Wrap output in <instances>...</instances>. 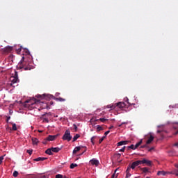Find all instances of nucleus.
<instances>
[{"mask_svg":"<svg viewBox=\"0 0 178 178\" xmlns=\"http://www.w3.org/2000/svg\"><path fill=\"white\" fill-rule=\"evenodd\" d=\"M34 104H37L36 99H28L25 102V104H24V106H25V108H29L30 109V106L34 105Z\"/></svg>","mask_w":178,"mask_h":178,"instance_id":"nucleus-1","label":"nucleus"},{"mask_svg":"<svg viewBox=\"0 0 178 178\" xmlns=\"http://www.w3.org/2000/svg\"><path fill=\"white\" fill-rule=\"evenodd\" d=\"M10 80H11V83L10 85L11 86H13V84H15V83H19V77L17 75V72H15L14 76H11Z\"/></svg>","mask_w":178,"mask_h":178,"instance_id":"nucleus-2","label":"nucleus"},{"mask_svg":"<svg viewBox=\"0 0 178 178\" xmlns=\"http://www.w3.org/2000/svg\"><path fill=\"white\" fill-rule=\"evenodd\" d=\"M63 140H66L67 141H70L72 140V136H70V131L66 130L63 136Z\"/></svg>","mask_w":178,"mask_h":178,"instance_id":"nucleus-3","label":"nucleus"},{"mask_svg":"<svg viewBox=\"0 0 178 178\" xmlns=\"http://www.w3.org/2000/svg\"><path fill=\"white\" fill-rule=\"evenodd\" d=\"M139 165H142L141 160H138L131 163V165H129V168L131 169H136L137 166H139Z\"/></svg>","mask_w":178,"mask_h":178,"instance_id":"nucleus-4","label":"nucleus"},{"mask_svg":"<svg viewBox=\"0 0 178 178\" xmlns=\"http://www.w3.org/2000/svg\"><path fill=\"white\" fill-rule=\"evenodd\" d=\"M13 49V47L10 46H8L2 49V52L4 54H10V52H12Z\"/></svg>","mask_w":178,"mask_h":178,"instance_id":"nucleus-5","label":"nucleus"},{"mask_svg":"<svg viewBox=\"0 0 178 178\" xmlns=\"http://www.w3.org/2000/svg\"><path fill=\"white\" fill-rule=\"evenodd\" d=\"M120 156H122V154L119 153L115 154L113 156L114 161H115V162H118V163H120L122 162V160H120Z\"/></svg>","mask_w":178,"mask_h":178,"instance_id":"nucleus-6","label":"nucleus"},{"mask_svg":"<svg viewBox=\"0 0 178 178\" xmlns=\"http://www.w3.org/2000/svg\"><path fill=\"white\" fill-rule=\"evenodd\" d=\"M23 60H24V57H22L21 63L19 64L20 69H24V70H31V68L29 67H24V65H23Z\"/></svg>","mask_w":178,"mask_h":178,"instance_id":"nucleus-7","label":"nucleus"},{"mask_svg":"<svg viewBox=\"0 0 178 178\" xmlns=\"http://www.w3.org/2000/svg\"><path fill=\"white\" fill-rule=\"evenodd\" d=\"M48 98H54V99H56V101H59L60 102H63L66 101L65 99H63L62 97L55 98V97H54V95H49Z\"/></svg>","mask_w":178,"mask_h":178,"instance_id":"nucleus-8","label":"nucleus"},{"mask_svg":"<svg viewBox=\"0 0 178 178\" xmlns=\"http://www.w3.org/2000/svg\"><path fill=\"white\" fill-rule=\"evenodd\" d=\"M58 138V135H49L46 138L47 141H54Z\"/></svg>","mask_w":178,"mask_h":178,"instance_id":"nucleus-9","label":"nucleus"},{"mask_svg":"<svg viewBox=\"0 0 178 178\" xmlns=\"http://www.w3.org/2000/svg\"><path fill=\"white\" fill-rule=\"evenodd\" d=\"M142 165H143L144 163H146V165H147V166H151V165H152V161H149V160H147L145 159H143V160H140Z\"/></svg>","mask_w":178,"mask_h":178,"instance_id":"nucleus-10","label":"nucleus"},{"mask_svg":"<svg viewBox=\"0 0 178 178\" xmlns=\"http://www.w3.org/2000/svg\"><path fill=\"white\" fill-rule=\"evenodd\" d=\"M115 108L116 106H118V108H120V109H122V108H124V106H126V104H124V102H118V103H115Z\"/></svg>","mask_w":178,"mask_h":178,"instance_id":"nucleus-11","label":"nucleus"},{"mask_svg":"<svg viewBox=\"0 0 178 178\" xmlns=\"http://www.w3.org/2000/svg\"><path fill=\"white\" fill-rule=\"evenodd\" d=\"M131 172V168H130V165L128 166L127 170H126V178H129L131 176V174L130 173Z\"/></svg>","mask_w":178,"mask_h":178,"instance_id":"nucleus-12","label":"nucleus"},{"mask_svg":"<svg viewBox=\"0 0 178 178\" xmlns=\"http://www.w3.org/2000/svg\"><path fill=\"white\" fill-rule=\"evenodd\" d=\"M47 159H48V158L47 157H38V158L34 159L33 161H35V162H40L42 161H47Z\"/></svg>","mask_w":178,"mask_h":178,"instance_id":"nucleus-13","label":"nucleus"},{"mask_svg":"<svg viewBox=\"0 0 178 178\" xmlns=\"http://www.w3.org/2000/svg\"><path fill=\"white\" fill-rule=\"evenodd\" d=\"M90 162L92 165H95V166H98V165H99V161L95 159L90 160Z\"/></svg>","mask_w":178,"mask_h":178,"instance_id":"nucleus-14","label":"nucleus"},{"mask_svg":"<svg viewBox=\"0 0 178 178\" xmlns=\"http://www.w3.org/2000/svg\"><path fill=\"white\" fill-rule=\"evenodd\" d=\"M154 141V136L152 135H150L149 138L146 142V144H151Z\"/></svg>","mask_w":178,"mask_h":178,"instance_id":"nucleus-15","label":"nucleus"},{"mask_svg":"<svg viewBox=\"0 0 178 178\" xmlns=\"http://www.w3.org/2000/svg\"><path fill=\"white\" fill-rule=\"evenodd\" d=\"M167 173L168 172H166L165 171H158L157 176H166Z\"/></svg>","mask_w":178,"mask_h":178,"instance_id":"nucleus-16","label":"nucleus"},{"mask_svg":"<svg viewBox=\"0 0 178 178\" xmlns=\"http://www.w3.org/2000/svg\"><path fill=\"white\" fill-rule=\"evenodd\" d=\"M127 143H129V141H127V140L120 141V142L118 143V146H120V145H126V144H127Z\"/></svg>","mask_w":178,"mask_h":178,"instance_id":"nucleus-17","label":"nucleus"},{"mask_svg":"<svg viewBox=\"0 0 178 178\" xmlns=\"http://www.w3.org/2000/svg\"><path fill=\"white\" fill-rule=\"evenodd\" d=\"M45 154H47V155H53L54 153H52V149H51V147L47 149L45 151Z\"/></svg>","mask_w":178,"mask_h":178,"instance_id":"nucleus-18","label":"nucleus"},{"mask_svg":"<svg viewBox=\"0 0 178 178\" xmlns=\"http://www.w3.org/2000/svg\"><path fill=\"white\" fill-rule=\"evenodd\" d=\"M140 170L143 172V173H148V172H149V170H148L147 167L141 168Z\"/></svg>","mask_w":178,"mask_h":178,"instance_id":"nucleus-19","label":"nucleus"},{"mask_svg":"<svg viewBox=\"0 0 178 178\" xmlns=\"http://www.w3.org/2000/svg\"><path fill=\"white\" fill-rule=\"evenodd\" d=\"M32 143L33 145H37L38 144V139L37 138H32Z\"/></svg>","mask_w":178,"mask_h":178,"instance_id":"nucleus-20","label":"nucleus"},{"mask_svg":"<svg viewBox=\"0 0 178 178\" xmlns=\"http://www.w3.org/2000/svg\"><path fill=\"white\" fill-rule=\"evenodd\" d=\"M80 149H81V147H80V146L76 147L73 150V154H76V153L79 152V151H80Z\"/></svg>","mask_w":178,"mask_h":178,"instance_id":"nucleus-21","label":"nucleus"},{"mask_svg":"<svg viewBox=\"0 0 178 178\" xmlns=\"http://www.w3.org/2000/svg\"><path fill=\"white\" fill-rule=\"evenodd\" d=\"M61 148L60 147H51L52 152H58V151H60Z\"/></svg>","mask_w":178,"mask_h":178,"instance_id":"nucleus-22","label":"nucleus"},{"mask_svg":"<svg viewBox=\"0 0 178 178\" xmlns=\"http://www.w3.org/2000/svg\"><path fill=\"white\" fill-rule=\"evenodd\" d=\"M143 144V140H140L138 143L135 145V148L137 149Z\"/></svg>","mask_w":178,"mask_h":178,"instance_id":"nucleus-23","label":"nucleus"},{"mask_svg":"<svg viewBox=\"0 0 178 178\" xmlns=\"http://www.w3.org/2000/svg\"><path fill=\"white\" fill-rule=\"evenodd\" d=\"M98 120L102 122V123H105L106 122H108V119L106 118H100L99 120H96V122H98Z\"/></svg>","mask_w":178,"mask_h":178,"instance_id":"nucleus-24","label":"nucleus"},{"mask_svg":"<svg viewBox=\"0 0 178 178\" xmlns=\"http://www.w3.org/2000/svg\"><path fill=\"white\" fill-rule=\"evenodd\" d=\"M106 108H111V109H115V108H116V106L115 104H109L106 106Z\"/></svg>","mask_w":178,"mask_h":178,"instance_id":"nucleus-25","label":"nucleus"},{"mask_svg":"<svg viewBox=\"0 0 178 178\" xmlns=\"http://www.w3.org/2000/svg\"><path fill=\"white\" fill-rule=\"evenodd\" d=\"M101 130H104L102 127H101V125H97V131H101Z\"/></svg>","mask_w":178,"mask_h":178,"instance_id":"nucleus-26","label":"nucleus"},{"mask_svg":"<svg viewBox=\"0 0 178 178\" xmlns=\"http://www.w3.org/2000/svg\"><path fill=\"white\" fill-rule=\"evenodd\" d=\"M80 136L79 134H76L73 138V141H76L78 138H79Z\"/></svg>","mask_w":178,"mask_h":178,"instance_id":"nucleus-27","label":"nucleus"},{"mask_svg":"<svg viewBox=\"0 0 178 178\" xmlns=\"http://www.w3.org/2000/svg\"><path fill=\"white\" fill-rule=\"evenodd\" d=\"M13 176L14 177H17V176H19V172L15 171V172H13Z\"/></svg>","mask_w":178,"mask_h":178,"instance_id":"nucleus-28","label":"nucleus"},{"mask_svg":"<svg viewBox=\"0 0 178 178\" xmlns=\"http://www.w3.org/2000/svg\"><path fill=\"white\" fill-rule=\"evenodd\" d=\"M12 130H14V131H16V130H17V127H16V124H13Z\"/></svg>","mask_w":178,"mask_h":178,"instance_id":"nucleus-29","label":"nucleus"},{"mask_svg":"<svg viewBox=\"0 0 178 178\" xmlns=\"http://www.w3.org/2000/svg\"><path fill=\"white\" fill-rule=\"evenodd\" d=\"M157 133L160 134V136L161 137V138H163V137H165V136L163 135V134H162V131L161 130H158Z\"/></svg>","mask_w":178,"mask_h":178,"instance_id":"nucleus-30","label":"nucleus"},{"mask_svg":"<svg viewBox=\"0 0 178 178\" xmlns=\"http://www.w3.org/2000/svg\"><path fill=\"white\" fill-rule=\"evenodd\" d=\"M76 166H77V164L72 163L70 165V169H74V168H76Z\"/></svg>","mask_w":178,"mask_h":178,"instance_id":"nucleus-31","label":"nucleus"},{"mask_svg":"<svg viewBox=\"0 0 178 178\" xmlns=\"http://www.w3.org/2000/svg\"><path fill=\"white\" fill-rule=\"evenodd\" d=\"M95 138H97V136H92L91 138V143H92V145H94V144H95L94 140H95Z\"/></svg>","mask_w":178,"mask_h":178,"instance_id":"nucleus-32","label":"nucleus"},{"mask_svg":"<svg viewBox=\"0 0 178 178\" xmlns=\"http://www.w3.org/2000/svg\"><path fill=\"white\" fill-rule=\"evenodd\" d=\"M128 148H130L131 149H136V146L134 145H131L130 146L128 147Z\"/></svg>","mask_w":178,"mask_h":178,"instance_id":"nucleus-33","label":"nucleus"},{"mask_svg":"<svg viewBox=\"0 0 178 178\" xmlns=\"http://www.w3.org/2000/svg\"><path fill=\"white\" fill-rule=\"evenodd\" d=\"M44 116H51V113H45L42 115V118H44Z\"/></svg>","mask_w":178,"mask_h":178,"instance_id":"nucleus-34","label":"nucleus"},{"mask_svg":"<svg viewBox=\"0 0 178 178\" xmlns=\"http://www.w3.org/2000/svg\"><path fill=\"white\" fill-rule=\"evenodd\" d=\"M124 149H126V146H124L121 149L119 150L120 152H124Z\"/></svg>","mask_w":178,"mask_h":178,"instance_id":"nucleus-35","label":"nucleus"},{"mask_svg":"<svg viewBox=\"0 0 178 178\" xmlns=\"http://www.w3.org/2000/svg\"><path fill=\"white\" fill-rule=\"evenodd\" d=\"M26 152H27V154H29V155H31V154H33V150H31V149H28V150L26 151Z\"/></svg>","mask_w":178,"mask_h":178,"instance_id":"nucleus-36","label":"nucleus"},{"mask_svg":"<svg viewBox=\"0 0 178 178\" xmlns=\"http://www.w3.org/2000/svg\"><path fill=\"white\" fill-rule=\"evenodd\" d=\"M20 52H22V47L17 49V54H20Z\"/></svg>","mask_w":178,"mask_h":178,"instance_id":"nucleus-37","label":"nucleus"},{"mask_svg":"<svg viewBox=\"0 0 178 178\" xmlns=\"http://www.w3.org/2000/svg\"><path fill=\"white\" fill-rule=\"evenodd\" d=\"M24 51H25V53L26 54V55H30V51H29V49H24Z\"/></svg>","mask_w":178,"mask_h":178,"instance_id":"nucleus-38","label":"nucleus"},{"mask_svg":"<svg viewBox=\"0 0 178 178\" xmlns=\"http://www.w3.org/2000/svg\"><path fill=\"white\" fill-rule=\"evenodd\" d=\"M56 178H63V176L60 174L56 175Z\"/></svg>","mask_w":178,"mask_h":178,"instance_id":"nucleus-39","label":"nucleus"},{"mask_svg":"<svg viewBox=\"0 0 178 178\" xmlns=\"http://www.w3.org/2000/svg\"><path fill=\"white\" fill-rule=\"evenodd\" d=\"M43 122H46V123H49V120L48 118H43Z\"/></svg>","mask_w":178,"mask_h":178,"instance_id":"nucleus-40","label":"nucleus"},{"mask_svg":"<svg viewBox=\"0 0 178 178\" xmlns=\"http://www.w3.org/2000/svg\"><path fill=\"white\" fill-rule=\"evenodd\" d=\"M104 138H105V136H103L102 138L99 139V144H101V143H102V141H104Z\"/></svg>","mask_w":178,"mask_h":178,"instance_id":"nucleus-41","label":"nucleus"},{"mask_svg":"<svg viewBox=\"0 0 178 178\" xmlns=\"http://www.w3.org/2000/svg\"><path fill=\"white\" fill-rule=\"evenodd\" d=\"M127 123H128L127 122H124L118 126H119V127H122V126H123V124H127Z\"/></svg>","mask_w":178,"mask_h":178,"instance_id":"nucleus-42","label":"nucleus"},{"mask_svg":"<svg viewBox=\"0 0 178 178\" xmlns=\"http://www.w3.org/2000/svg\"><path fill=\"white\" fill-rule=\"evenodd\" d=\"M147 147H148V144L146 143L145 145H142L140 148H147Z\"/></svg>","mask_w":178,"mask_h":178,"instance_id":"nucleus-43","label":"nucleus"},{"mask_svg":"<svg viewBox=\"0 0 178 178\" xmlns=\"http://www.w3.org/2000/svg\"><path fill=\"white\" fill-rule=\"evenodd\" d=\"M44 95H38L36 97H37V98H43Z\"/></svg>","mask_w":178,"mask_h":178,"instance_id":"nucleus-44","label":"nucleus"},{"mask_svg":"<svg viewBox=\"0 0 178 178\" xmlns=\"http://www.w3.org/2000/svg\"><path fill=\"white\" fill-rule=\"evenodd\" d=\"M73 126L75 131H77V125H76V124H74Z\"/></svg>","mask_w":178,"mask_h":178,"instance_id":"nucleus-45","label":"nucleus"},{"mask_svg":"<svg viewBox=\"0 0 178 178\" xmlns=\"http://www.w3.org/2000/svg\"><path fill=\"white\" fill-rule=\"evenodd\" d=\"M2 161H3V156H0V165L2 163Z\"/></svg>","mask_w":178,"mask_h":178,"instance_id":"nucleus-46","label":"nucleus"},{"mask_svg":"<svg viewBox=\"0 0 178 178\" xmlns=\"http://www.w3.org/2000/svg\"><path fill=\"white\" fill-rule=\"evenodd\" d=\"M108 133H111V131H106L105 133H104V135L105 136H108Z\"/></svg>","mask_w":178,"mask_h":178,"instance_id":"nucleus-47","label":"nucleus"},{"mask_svg":"<svg viewBox=\"0 0 178 178\" xmlns=\"http://www.w3.org/2000/svg\"><path fill=\"white\" fill-rule=\"evenodd\" d=\"M173 147H177V148H178V142H177V143H175L173 145Z\"/></svg>","mask_w":178,"mask_h":178,"instance_id":"nucleus-48","label":"nucleus"},{"mask_svg":"<svg viewBox=\"0 0 178 178\" xmlns=\"http://www.w3.org/2000/svg\"><path fill=\"white\" fill-rule=\"evenodd\" d=\"M154 149V147H151L150 149H148L149 152H151V151H152Z\"/></svg>","mask_w":178,"mask_h":178,"instance_id":"nucleus-49","label":"nucleus"},{"mask_svg":"<svg viewBox=\"0 0 178 178\" xmlns=\"http://www.w3.org/2000/svg\"><path fill=\"white\" fill-rule=\"evenodd\" d=\"M40 178H48V177L47 175H43V176H41Z\"/></svg>","mask_w":178,"mask_h":178,"instance_id":"nucleus-50","label":"nucleus"},{"mask_svg":"<svg viewBox=\"0 0 178 178\" xmlns=\"http://www.w3.org/2000/svg\"><path fill=\"white\" fill-rule=\"evenodd\" d=\"M111 129H113V125H111L110 127H108L109 130H111Z\"/></svg>","mask_w":178,"mask_h":178,"instance_id":"nucleus-51","label":"nucleus"},{"mask_svg":"<svg viewBox=\"0 0 178 178\" xmlns=\"http://www.w3.org/2000/svg\"><path fill=\"white\" fill-rule=\"evenodd\" d=\"M42 143H43V144L47 145V139L44 141H43Z\"/></svg>","mask_w":178,"mask_h":178,"instance_id":"nucleus-52","label":"nucleus"},{"mask_svg":"<svg viewBox=\"0 0 178 178\" xmlns=\"http://www.w3.org/2000/svg\"><path fill=\"white\" fill-rule=\"evenodd\" d=\"M10 119V117H8L7 122H9V120Z\"/></svg>","mask_w":178,"mask_h":178,"instance_id":"nucleus-53","label":"nucleus"},{"mask_svg":"<svg viewBox=\"0 0 178 178\" xmlns=\"http://www.w3.org/2000/svg\"><path fill=\"white\" fill-rule=\"evenodd\" d=\"M126 102H127V104H129V99L127 98Z\"/></svg>","mask_w":178,"mask_h":178,"instance_id":"nucleus-54","label":"nucleus"},{"mask_svg":"<svg viewBox=\"0 0 178 178\" xmlns=\"http://www.w3.org/2000/svg\"><path fill=\"white\" fill-rule=\"evenodd\" d=\"M175 108H178V106H175ZM174 106H172V108H175Z\"/></svg>","mask_w":178,"mask_h":178,"instance_id":"nucleus-55","label":"nucleus"},{"mask_svg":"<svg viewBox=\"0 0 178 178\" xmlns=\"http://www.w3.org/2000/svg\"><path fill=\"white\" fill-rule=\"evenodd\" d=\"M174 129L176 130V129H177V127H174Z\"/></svg>","mask_w":178,"mask_h":178,"instance_id":"nucleus-56","label":"nucleus"},{"mask_svg":"<svg viewBox=\"0 0 178 178\" xmlns=\"http://www.w3.org/2000/svg\"><path fill=\"white\" fill-rule=\"evenodd\" d=\"M39 133H42V131H39Z\"/></svg>","mask_w":178,"mask_h":178,"instance_id":"nucleus-57","label":"nucleus"},{"mask_svg":"<svg viewBox=\"0 0 178 178\" xmlns=\"http://www.w3.org/2000/svg\"><path fill=\"white\" fill-rule=\"evenodd\" d=\"M118 170V169H116L115 170V173H116V171Z\"/></svg>","mask_w":178,"mask_h":178,"instance_id":"nucleus-58","label":"nucleus"},{"mask_svg":"<svg viewBox=\"0 0 178 178\" xmlns=\"http://www.w3.org/2000/svg\"><path fill=\"white\" fill-rule=\"evenodd\" d=\"M63 178H67V177H64Z\"/></svg>","mask_w":178,"mask_h":178,"instance_id":"nucleus-59","label":"nucleus"},{"mask_svg":"<svg viewBox=\"0 0 178 178\" xmlns=\"http://www.w3.org/2000/svg\"><path fill=\"white\" fill-rule=\"evenodd\" d=\"M176 124H178V123H177V122H176Z\"/></svg>","mask_w":178,"mask_h":178,"instance_id":"nucleus-60","label":"nucleus"}]
</instances>
